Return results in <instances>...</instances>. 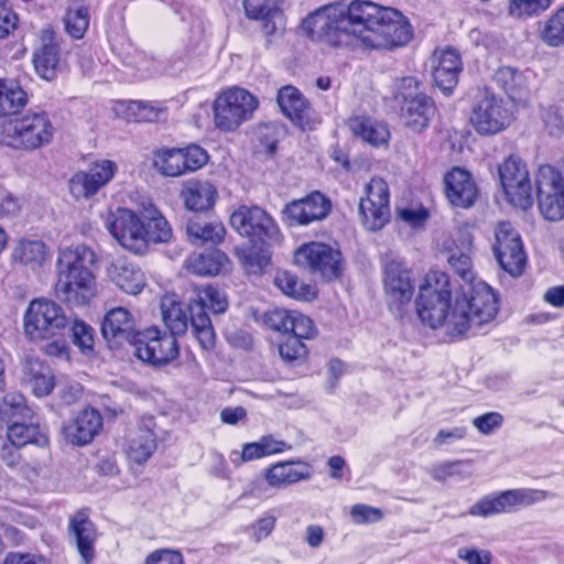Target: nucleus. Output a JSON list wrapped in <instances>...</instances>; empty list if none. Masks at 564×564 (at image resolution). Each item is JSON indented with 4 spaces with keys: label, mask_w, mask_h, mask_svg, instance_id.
Wrapping results in <instances>:
<instances>
[{
    "label": "nucleus",
    "mask_w": 564,
    "mask_h": 564,
    "mask_svg": "<svg viewBox=\"0 0 564 564\" xmlns=\"http://www.w3.org/2000/svg\"><path fill=\"white\" fill-rule=\"evenodd\" d=\"M281 358L286 362H293L303 359L307 349L306 346L297 337L288 336L279 346Z\"/></svg>",
    "instance_id": "obj_55"
},
{
    "label": "nucleus",
    "mask_w": 564,
    "mask_h": 564,
    "mask_svg": "<svg viewBox=\"0 0 564 564\" xmlns=\"http://www.w3.org/2000/svg\"><path fill=\"white\" fill-rule=\"evenodd\" d=\"M191 329L200 347L210 350L215 346L216 334L206 312L221 314L228 308L224 292L213 284L193 285L188 297ZM162 319L173 336L183 335L188 328V317L175 294H167L161 300Z\"/></svg>",
    "instance_id": "obj_3"
},
{
    "label": "nucleus",
    "mask_w": 564,
    "mask_h": 564,
    "mask_svg": "<svg viewBox=\"0 0 564 564\" xmlns=\"http://www.w3.org/2000/svg\"><path fill=\"white\" fill-rule=\"evenodd\" d=\"M297 265L318 274L326 281L337 279L341 272V253L339 250L322 242H308L294 253Z\"/></svg>",
    "instance_id": "obj_13"
},
{
    "label": "nucleus",
    "mask_w": 564,
    "mask_h": 564,
    "mask_svg": "<svg viewBox=\"0 0 564 564\" xmlns=\"http://www.w3.org/2000/svg\"><path fill=\"white\" fill-rule=\"evenodd\" d=\"M278 104L282 112L302 129L310 128L312 120V107L294 86H284L279 90Z\"/></svg>",
    "instance_id": "obj_29"
},
{
    "label": "nucleus",
    "mask_w": 564,
    "mask_h": 564,
    "mask_svg": "<svg viewBox=\"0 0 564 564\" xmlns=\"http://www.w3.org/2000/svg\"><path fill=\"white\" fill-rule=\"evenodd\" d=\"M501 186L509 202L523 209L533 203L532 186L525 163L518 155L508 156L498 167Z\"/></svg>",
    "instance_id": "obj_14"
},
{
    "label": "nucleus",
    "mask_w": 564,
    "mask_h": 564,
    "mask_svg": "<svg viewBox=\"0 0 564 564\" xmlns=\"http://www.w3.org/2000/svg\"><path fill=\"white\" fill-rule=\"evenodd\" d=\"M282 0H245L243 8L249 19L262 22L265 35L276 31V19L281 18Z\"/></svg>",
    "instance_id": "obj_34"
},
{
    "label": "nucleus",
    "mask_w": 564,
    "mask_h": 564,
    "mask_svg": "<svg viewBox=\"0 0 564 564\" xmlns=\"http://www.w3.org/2000/svg\"><path fill=\"white\" fill-rule=\"evenodd\" d=\"M293 311L274 308L264 314L263 322L272 330L289 333Z\"/></svg>",
    "instance_id": "obj_57"
},
{
    "label": "nucleus",
    "mask_w": 564,
    "mask_h": 564,
    "mask_svg": "<svg viewBox=\"0 0 564 564\" xmlns=\"http://www.w3.org/2000/svg\"><path fill=\"white\" fill-rule=\"evenodd\" d=\"M445 192L451 204L463 208L471 206L477 197V188L470 174L460 167L446 174Z\"/></svg>",
    "instance_id": "obj_30"
},
{
    "label": "nucleus",
    "mask_w": 564,
    "mask_h": 564,
    "mask_svg": "<svg viewBox=\"0 0 564 564\" xmlns=\"http://www.w3.org/2000/svg\"><path fill=\"white\" fill-rule=\"evenodd\" d=\"M258 108V99L248 90L232 87L223 91L214 101L215 126L225 132L235 131L251 119Z\"/></svg>",
    "instance_id": "obj_8"
},
{
    "label": "nucleus",
    "mask_w": 564,
    "mask_h": 564,
    "mask_svg": "<svg viewBox=\"0 0 564 564\" xmlns=\"http://www.w3.org/2000/svg\"><path fill=\"white\" fill-rule=\"evenodd\" d=\"M217 197L216 187L209 182L192 181L181 191V198L187 209L206 212L214 207Z\"/></svg>",
    "instance_id": "obj_33"
},
{
    "label": "nucleus",
    "mask_w": 564,
    "mask_h": 564,
    "mask_svg": "<svg viewBox=\"0 0 564 564\" xmlns=\"http://www.w3.org/2000/svg\"><path fill=\"white\" fill-rule=\"evenodd\" d=\"M89 10L83 4L70 6L64 17L66 32L76 40L84 37L89 26Z\"/></svg>",
    "instance_id": "obj_46"
},
{
    "label": "nucleus",
    "mask_w": 564,
    "mask_h": 564,
    "mask_svg": "<svg viewBox=\"0 0 564 564\" xmlns=\"http://www.w3.org/2000/svg\"><path fill=\"white\" fill-rule=\"evenodd\" d=\"M399 217L408 225L416 228L422 227L429 218V213L425 208H402L399 210Z\"/></svg>",
    "instance_id": "obj_63"
},
{
    "label": "nucleus",
    "mask_w": 564,
    "mask_h": 564,
    "mask_svg": "<svg viewBox=\"0 0 564 564\" xmlns=\"http://www.w3.org/2000/svg\"><path fill=\"white\" fill-rule=\"evenodd\" d=\"M139 333L133 314L124 307L108 311L101 322V335L110 349L126 344L134 346Z\"/></svg>",
    "instance_id": "obj_19"
},
{
    "label": "nucleus",
    "mask_w": 564,
    "mask_h": 564,
    "mask_svg": "<svg viewBox=\"0 0 564 564\" xmlns=\"http://www.w3.org/2000/svg\"><path fill=\"white\" fill-rule=\"evenodd\" d=\"M541 214L551 221L564 217V176L552 165H542L535 178Z\"/></svg>",
    "instance_id": "obj_11"
},
{
    "label": "nucleus",
    "mask_w": 564,
    "mask_h": 564,
    "mask_svg": "<svg viewBox=\"0 0 564 564\" xmlns=\"http://www.w3.org/2000/svg\"><path fill=\"white\" fill-rule=\"evenodd\" d=\"M512 120L507 102L489 90H484L476 100L470 122L481 135H492L503 131Z\"/></svg>",
    "instance_id": "obj_10"
},
{
    "label": "nucleus",
    "mask_w": 564,
    "mask_h": 564,
    "mask_svg": "<svg viewBox=\"0 0 564 564\" xmlns=\"http://www.w3.org/2000/svg\"><path fill=\"white\" fill-rule=\"evenodd\" d=\"M449 265L455 270V272L465 281L463 286H467L469 284H476L474 281L475 275L471 268V259L467 253L462 251H453L448 257ZM479 281H477L478 283Z\"/></svg>",
    "instance_id": "obj_52"
},
{
    "label": "nucleus",
    "mask_w": 564,
    "mask_h": 564,
    "mask_svg": "<svg viewBox=\"0 0 564 564\" xmlns=\"http://www.w3.org/2000/svg\"><path fill=\"white\" fill-rule=\"evenodd\" d=\"M107 276L123 292L137 295L145 286L142 270L126 258L115 259L106 269Z\"/></svg>",
    "instance_id": "obj_27"
},
{
    "label": "nucleus",
    "mask_w": 564,
    "mask_h": 564,
    "mask_svg": "<svg viewBox=\"0 0 564 564\" xmlns=\"http://www.w3.org/2000/svg\"><path fill=\"white\" fill-rule=\"evenodd\" d=\"M457 557L467 564H491L492 555L488 550H478L476 547H460L457 551Z\"/></svg>",
    "instance_id": "obj_60"
},
{
    "label": "nucleus",
    "mask_w": 564,
    "mask_h": 564,
    "mask_svg": "<svg viewBox=\"0 0 564 564\" xmlns=\"http://www.w3.org/2000/svg\"><path fill=\"white\" fill-rule=\"evenodd\" d=\"M497 85L514 101H521L528 93L527 77L512 67H500L494 77Z\"/></svg>",
    "instance_id": "obj_40"
},
{
    "label": "nucleus",
    "mask_w": 564,
    "mask_h": 564,
    "mask_svg": "<svg viewBox=\"0 0 564 564\" xmlns=\"http://www.w3.org/2000/svg\"><path fill=\"white\" fill-rule=\"evenodd\" d=\"M7 437L10 444L15 448L23 447L28 444H35L39 447H44L48 444V437L43 429H41L35 416L31 420H20L9 424Z\"/></svg>",
    "instance_id": "obj_32"
},
{
    "label": "nucleus",
    "mask_w": 564,
    "mask_h": 564,
    "mask_svg": "<svg viewBox=\"0 0 564 564\" xmlns=\"http://www.w3.org/2000/svg\"><path fill=\"white\" fill-rule=\"evenodd\" d=\"M134 355L142 361L153 366H164L180 355L176 337L158 327L139 333L133 346Z\"/></svg>",
    "instance_id": "obj_12"
},
{
    "label": "nucleus",
    "mask_w": 564,
    "mask_h": 564,
    "mask_svg": "<svg viewBox=\"0 0 564 564\" xmlns=\"http://www.w3.org/2000/svg\"><path fill=\"white\" fill-rule=\"evenodd\" d=\"M72 341L83 354H90L95 345V329L84 321L75 319L70 326Z\"/></svg>",
    "instance_id": "obj_49"
},
{
    "label": "nucleus",
    "mask_w": 564,
    "mask_h": 564,
    "mask_svg": "<svg viewBox=\"0 0 564 564\" xmlns=\"http://www.w3.org/2000/svg\"><path fill=\"white\" fill-rule=\"evenodd\" d=\"M545 128L551 135H558L563 131V119L557 108L550 107L542 115Z\"/></svg>",
    "instance_id": "obj_64"
},
{
    "label": "nucleus",
    "mask_w": 564,
    "mask_h": 564,
    "mask_svg": "<svg viewBox=\"0 0 564 564\" xmlns=\"http://www.w3.org/2000/svg\"><path fill=\"white\" fill-rule=\"evenodd\" d=\"M54 127L46 112H31L0 121V144L14 150L33 151L48 144Z\"/></svg>",
    "instance_id": "obj_5"
},
{
    "label": "nucleus",
    "mask_w": 564,
    "mask_h": 564,
    "mask_svg": "<svg viewBox=\"0 0 564 564\" xmlns=\"http://www.w3.org/2000/svg\"><path fill=\"white\" fill-rule=\"evenodd\" d=\"M185 174L202 169L208 162V153L197 144L181 148Z\"/></svg>",
    "instance_id": "obj_51"
},
{
    "label": "nucleus",
    "mask_w": 564,
    "mask_h": 564,
    "mask_svg": "<svg viewBox=\"0 0 564 564\" xmlns=\"http://www.w3.org/2000/svg\"><path fill=\"white\" fill-rule=\"evenodd\" d=\"M417 315L431 328L446 327L451 336L477 334L498 313L497 296L485 282L460 286L452 299L449 276L442 271H430L419 289Z\"/></svg>",
    "instance_id": "obj_1"
},
{
    "label": "nucleus",
    "mask_w": 564,
    "mask_h": 564,
    "mask_svg": "<svg viewBox=\"0 0 564 564\" xmlns=\"http://www.w3.org/2000/svg\"><path fill=\"white\" fill-rule=\"evenodd\" d=\"M96 261V253L85 245L59 249L55 282L57 296L69 304L87 305L97 292L93 272Z\"/></svg>",
    "instance_id": "obj_4"
},
{
    "label": "nucleus",
    "mask_w": 564,
    "mask_h": 564,
    "mask_svg": "<svg viewBox=\"0 0 564 564\" xmlns=\"http://www.w3.org/2000/svg\"><path fill=\"white\" fill-rule=\"evenodd\" d=\"M498 513H505L499 495L486 496L469 509V514L477 517H488Z\"/></svg>",
    "instance_id": "obj_56"
},
{
    "label": "nucleus",
    "mask_w": 564,
    "mask_h": 564,
    "mask_svg": "<svg viewBox=\"0 0 564 564\" xmlns=\"http://www.w3.org/2000/svg\"><path fill=\"white\" fill-rule=\"evenodd\" d=\"M274 281L285 295L306 301L315 297V290L312 285L301 282L296 275L288 271L278 273Z\"/></svg>",
    "instance_id": "obj_45"
},
{
    "label": "nucleus",
    "mask_w": 564,
    "mask_h": 564,
    "mask_svg": "<svg viewBox=\"0 0 564 564\" xmlns=\"http://www.w3.org/2000/svg\"><path fill=\"white\" fill-rule=\"evenodd\" d=\"M540 36L546 45L552 47L564 44V6L543 23Z\"/></svg>",
    "instance_id": "obj_47"
},
{
    "label": "nucleus",
    "mask_w": 564,
    "mask_h": 564,
    "mask_svg": "<svg viewBox=\"0 0 564 564\" xmlns=\"http://www.w3.org/2000/svg\"><path fill=\"white\" fill-rule=\"evenodd\" d=\"M492 250L503 271L514 278L522 275L527 254L519 232L510 223H500L497 226Z\"/></svg>",
    "instance_id": "obj_15"
},
{
    "label": "nucleus",
    "mask_w": 564,
    "mask_h": 564,
    "mask_svg": "<svg viewBox=\"0 0 564 564\" xmlns=\"http://www.w3.org/2000/svg\"><path fill=\"white\" fill-rule=\"evenodd\" d=\"M230 225L241 236L249 237L253 241L271 239L278 232L274 220L258 206L238 208L230 217Z\"/></svg>",
    "instance_id": "obj_20"
},
{
    "label": "nucleus",
    "mask_w": 564,
    "mask_h": 564,
    "mask_svg": "<svg viewBox=\"0 0 564 564\" xmlns=\"http://www.w3.org/2000/svg\"><path fill=\"white\" fill-rule=\"evenodd\" d=\"M142 231H144L145 251L150 243L169 242L173 230L163 214L152 203L142 206Z\"/></svg>",
    "instance_id": "obj_31"
},
{
    "label": "nucleus",
    "mask_w": 564,
    "mask_h": 564,
    "mask_svg": "<svg viewBox=\"0 0 564 564\" xmlns=\"http://www.w3.org/2000/svg\"><path fill=\"white\" fill-rule=\"evenodd\" d=\"M383 289L390 310L401 315L403 306L412 301L415 290L412 272L402 260L391 259L384 263Z\"/></svg>",
    "instance_id": "obj_16"
},
{
    "label": "nucleus",
    "mask_w": 564,
    "mask_h": 564,
    "mask_svg": "<svg viewBox=\"0 0 564 564\" xmlns=\"http://www.w3.org/2000/svg\"><path fill=\"white\" fill-rule=\"evenodd\" d=\"M102 427V417L100 413L87 408L79 412L72 421L65 423L62 427L64 438L77 446L89 444Z\"/></svg>",
    "instance_id": "obj_22"
},
{
    "label": "nucleus",
    "mask_w": 564,
    "mask_h": 564,
    "mask_svg": "<svg viewBox=\"0 0 564 564\" xmlns=\"http://www.w3.org/2000/svg\"><path fill=\"white\" fill-rule=\"evenodd\" d=\"M228 257L220 250H212L205 253H194L186 260V268L197 275H217L220 273Z\"/></svg>",
    "instance_id": "obj_38"
},
{
    "label": "nucleus",
    "mask_w": 564,
    "mask_h": 564,
    "mask_svg": "<svg viewBox=\"0 0 564 564\" xmlns=\"http://www.w3.org/2000/svg\"><path fill=\"white\" fill-rule=\"evenodd\" d=\"M350 516L356 524L375 523L383 518V513L379 508L361 503L352 506Z\"/></svg>",
    "instance_id": "obj_58"
},
{
    "label": "nucleus",
    "mask_w": 564,
    "mask_h": 564,
    "mask_svg": "<svg viewBox=\"0 0 564 564\" xmlns=\"http://www.w3.org/2000/svg\"><path fill=\"white\" fill-rule=\"evenodd\" d=\"M186 232L194 243H219L226 235V229L219 221L207 223L192 218L186 225Z\"/></svg>",
    "instance_id": "obj_42"
},
{
    "label": "nucleus",
    "mask_w": 564,
    "mask_h": 564,
    "mask_svg": "<svg viewBox=\"0 0 564 564\" xmlns=\"http://www.w3.org/2000/svg\"><path fill=\"white\" fill-rule=\"evenodd\" d=\"M144 564H184V556L178 550L158 549L148 554Z\"/></svg>",
    "instance_id": "obj_59"
},
{
    "label": "nucleus",
    "mask_w": 564,
    "mask_h": 564,
    "mask_svg": "<svg viewBox=\"0 0 564 564\" xmlns=\"http://www.w3.org/2000/svg\"><path fill=\"white\" fill-rule=\"evenodd\" d=\"M313 475V467L305 462L288 460L276 463L264 471V480L273 488H285L301 480H307Z\"/></svg>",
    "instance_id": "obj_28"
},
{
    "label": "nucleus",
    "mask_w": 564,
    "mask_h": 564,
    "mask_svg": "<svg viewBox=\"0 0 564 564\" xmlns=\"http://www.w3.org/2000/svg\"><path fill=\"white\" fill-rule=\"evenodd\" d=\"M366 194L359 202V215L368 230L377 231L390 217L389 186L384 180L372 177L366 186Z\"/></svg>",
    "instance_id": "obj_18"
},
{
    "label": "nucleus",
    "mask_w": 564,
    "mask_h": 564,
    "mask_svg": "<svg viewBox=\"0 0 564 564\" xmlns=\"http://www.w3.org/2000/svg\"><path fill=\"white\" fill-rule=\"evenodd\" d=\"M330 200L319 192H313L301 199L285 206L284 214L290 225H308L324 219L330 212Z\"/></svg>",
    "instance_id": "obj_21"
},
{
    "label": "nucleus",
    "mask_w": 564,
    "mask_h": 564,
    "mask_svg": "<svg viewBox=\"0 0 564 564\" xmlns=\"http://www.w3.org/2000/svg\"><path fill=\"white\" fill-rule=\"evenodd\" d=\"M301 28L314 42L330 47L351 45L344 2L328 3L314 10L303 19Z\"/></svg>",
    "instance_id": "obj_6"
},
{
    "label": "nucleus",
    "mask_w": 564,
    "mask_h": 564,
    "mask_svg": "<svg viewBox=\"0 0 564 564\" xmlns=\"http://www.w3.org/2000/svg\"><path fill=\"white\" fill-rule=\"evenodd\" d=\"M289 333H291V337H297L300 340L311 339L316 335V328L310 317L293 311Z\"/></svg>",
    "instance_id": "obj_53"
},
{
    "label": "nucleus",
    "mask_w": 564,
    "mask_h": 564,
    "mask_svg": "<svg viewBox=\"0 0 564 564\" xmlns=\"http://www.w3.org/2000/svg\"><path fill=\"white\" fill-rule=\"evenodd\" d=\"M348 127L355 135L373 147L386 144L390 137L389 130L383 123L373 121L370 118H350Z\"/></svg>",
    "instance_id": "obj_37"
},
{
    "label": "nucleus",
    "mask_w": 564,
    "mask_h": 564,
    "mask_svg": "<svg viewBox=\"0 0 564 564\" xmlns=\"http://www.w3.org/2000/svg\"><path fill=\"white\" fill-rule=\"evenodd\" d=\"M181 148H162L154 152L153 165L164 176L178 177L185 174Z\"/></svg>",
    "instance_id": "obj_43"
},
{
    "label": "nucleus",
    "mask_w": 564,
    "mask_h": 564,
    "mask_svg": "<svg viewBox=\"0 0 564 564\" xmlns=\"http://www.w3.org/2000/svg\"><path fill=\"white\" fill-rule=\"evenodd\" d=\"M28 104V94L13 80L0 78V117L18 113Z\"/></svg>",
    "instance_id": "obj_39"
},
{
    "label": "nucleus",
    "mask_w": 564,
    "mask_h": 564,
    "mask_svg": "<svg viewBox=\"0 0 564 564\" xmlns=\"http://www.w3.org/2000/svg\"><path fill=\"white\" fill-rule=\"evenodd\" d=\"M68 325L64 308L44 297L32 300L23 315L25 336L34 343L63 336Z\"/></svg>",
    "instance_id": "obj_7"
},
{
    "label": "nucleus",
    "mask_w": 564,
    "mask_h": 564,
    "mask_svg": "<svg viewBox=\"0 0 564 564\" xmlns=\"http://www.w3.org/2000/svg\"><path fill=\"white\" fill-rule=\"evenodd\" d=\"M463 64L458 52L446 48L434 56L433 79L435 85L445 94H451L458 83Z\"/></svg>",
    "instance_id": "obj_26"
},
{
    "label": "nucleus",
    "mask_w": 564,
    "mask_h": 564,
    "mask_svg": "<svg viewBox=\"0 0 564 564\" xmlns=\"http://www.w3.org/2000/svg\"><path fill=\"white\" fill-rule=\"evenodd\" d=\"M26 381L36 397L48 395L56 384L51 369L40 361L29 364Z\"/></svg>",
    "instance_id": "obj_44"
},
{
    "label": "nucleus",
    "mask_w": 564,
    "mask_h": 564,
    "mask_svg": "<svg viewBox=\"0 0 564 564\" xmlns=\"http://www.w3.org/2000/svg\"><path fill=\"white\" fill-rule=\"evenodd\" d=\"M275 517L265 516L257 520L250 528L251 536L256 542H260L262 539L268 538L274 529Z\"/></svg>",
    "instance_id": "obj_62"
},
{
    "label": "nucleus",
    "mask_w": 564,
    "mask_h": 564,
    "mask_svg": "<svg viewBox=\"0 0 564 564\" xmlns=\"http://www.w3.org/2000/svg\"><path fill=\"white\" fill-rule=\"evenodd\" d=\"M142 224V208L138 213L129 208H118L109 215L106 227L124 249L134 253H144L145 240Z\"/></svg>",
    "instance_id": "obj_17"
},
{
    "label": "nucleus",
    "mask_w": 564,
    "mask_h": 564,
    "mask_svg": "<svg viewBox=\"0 0 564 564\" xmlns=\"http://www.w3.org/2000/svg\"><path fill=\"white\" fill-rule=\"evenodd\" d=\"M503 416L498 412H488L473 420L474 426L482 434H490L501 426Z\"/></svg>",
    "instance_id": "obj_61"
},
{
    "label": "nucleus",
    "mask_w": 564,
    "mask_h": 564,
    "mask_svg": "<svg viewBox=\"0 0 564 564\" xmlns=\"http://www.w3.org/2000/svg\"><path fill=\"white\" fill-rule=\"evenodd\" d=\"M117 164L110 160H99L90 164L88 172L99 189L106 186L115 176Z\"/></svg>",
    "instance_id": "obj_54"
},
{
    "label": "nucleus",
    "mask_w": 564,
    "mask_h": 564,
    "mask_svg": "<svg viewBox=\"0 0 564 564\" xmlns=\"http://www.w3.org/2000/svg\"><path fill=\"white\" fill-rule=\"evenodd\" d=\"M32 62L35 73L44 80L51 82L57 77L61 65V50L52 30H44L41 45L34 50Z\"/></svg>",
    "instance_id": "obj_23"
},
{
    "label": "nucleus",
    "mask_w": 564,
    "mask_h": 564,
    "mask_svg": "<svg viewBox=\"0 0 564 564\" xmlns=\"http://www.w3.org/2000/svg\"><path fill=\"white\" fill-rule=\"evenodd\" d=\"M552 0H511L509 13L514 18H529L539 15L547 10Z\"/></svg>",
    "instance_id": "obj_50"
},
{
    "label": "nucleus",
    "mask_w": 564,
    "mask_h": 564,
    "mask_svg": "<svg viewBox=\"0 0 564 564\" xmlns=\"http://www.w3.org/2000/svg\"><path fill=\"white\" fill-rule=\"evenodd\" d=\"M503 512H513L522 507L553 498L554 494L540 489L520 488L510 489L499 494Z\"/></svg>",
    "instance_id": "obj_36"
},
{
    "label": "nucleus",
    "mask_w": 564,
    "mask_h": 564,
    "mask_svg": "<svg viewBox=\"0 0 564 564\" xmlns=\"http://www.w3.org/2000/svg\"><path fill=\"white\" fill-rule=\"evenodd\" d=\"M154 427L153 417H143L138 429L131 433L126 446V453L131 462L143 464L153 455L158 447Z\"/></svg>",
    "instance_id": "obj_25"
},
{
    "label": "nucleus",
    "mask_w": 564,
    "mask_h": 564,
    "mask_svg": "<svg viewBox=\"0 0 564 564\" xmlns=\"http://www.w3.org/2000/svg\"><path fill=\"white\" fill-rule=\"evenodd\" d=\"M422 83L415 77H404L398 85L397 98L402 101L401 118L414 132L429 127L436 108L433 100L421 89Z\"/></svg>",
    "instance_id": "obj_9"
},
{
    "label": "nucleus",
    "mask_w": 564,
    "mask_h": 564,
    "mask_svg": "<svg viewBox=\"0 0 564 564\" xmlns=\"http://www.w3.org/2000/svg\"><path fill=\"white\" fill-rule=\"evenodd\" d=\"M69 193L75 199L90 198L95 196L99 187L90 177L87 171H79L75 173L68 182Z\"/></svg>",
    "instance_id": "obj_48"
},
{
    "label": "nucleus",
    "mask_w": 564,
    "mask_h": 564,
    "mask_svg": "<svg viewBox=\"0 0 564 564\" xmlns=\"http://www.w3.org/2000/svg\"><path fill=\"white\" fill-rule=\"evenodd\" d=\"M48 250L41 240L21 239L14 246L11 258L12 261L32 270L40 269L47 260Z\"/></svg>",
    "instance_id": "obj_35"
},
{
    "label": "nucleus",
    "mask_w": 564,
    "mask_h": 564,
    "mask_svg": "<svg viewBox=\"0 0 564 564\" xmlns=\"http://www.w3.org/2000/svg\"><path fill=\"white\" fill-rule=\"evenodd\" d=\"M34 416V410L28 406L21 393L9 392L0 399V421L11 424L14 421H26Z\"/></svg>",
    "instance_id": "obj_41"
},
{
    "label": "nucleus",
    "mask_w": 564,
    "mask_h": 564,
    "mask_svg": "<svg viewBox=\"0 0 564 564\" xmlns=\"http://www.w3.org/2000/svg\"><path fill=\"white\" fill-rule=\"evenodd\" d=\"M349 35L368 50L391 51L406 45L412 36L408 19L390 7L369 0L344 3Z\"/></svg>",
    "instance_id": "obj_2"
},
{
    "label": "nucleus",
    "mask_w": 564,
    "mask_h": 564,
    "mask_svg": "<svg viewBox=\"0 0 564 564\" xmlns=\"http://www.w3.org/2000/svg\"><path fill=\"white\" fill-rule=\"evenodd\" d=\"M70 542L76 545L84 564H90L95 558V543L97 530L93 521L84 511L75 513L68 523Z\"/></svg>",
    "instance_id": "obj_24"
}]
</instances>
